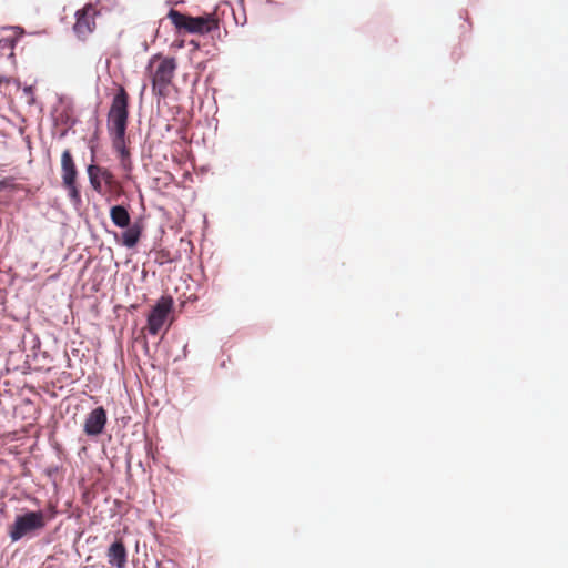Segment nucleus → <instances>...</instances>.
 I'll list each match as a JSON object with an SVG mask.
<instances>
[{"instance_id": "4468645a", "label": "nucleus", "mask_w": 568, "mask_h": 568, "mask_svg": "<svg viewBox=\"0 0 568 568\" xmlns=\"http://www.w3.org/2000/svg\"><path fill=\"white\" fill-rule=\"evenodd\" d=\"M63 186L68 190L69 197L72 202L79 203L81 201V195L77 185V180L71 183L64 182Z\"/></svg>"}, {"instance_id": "20e7f679", "label": "nucleus", "mask_w": 568, "mask_h": 568, "mask_svg": "<svg viewBox=\"0 0 568 568\" xmlns=\"http://www.w3.org/2000/svg\"><path fill=\"white\" fill-rule=\"evenodd\" d=\"M47 525V517L42 510L28 511L16 517L12 525L9 526V537L16 542L28 535L42 530Z\"/></svg>"}, {"instance_id": "9b49d317", "label": "nucleus", "mask_w": 568, "mask_h": 568, "mask_svg": "<svg viewBox=\"0 0 568 568\" xmlns=\"http://www.w3.org/2000/svg\"><path fill=\"white\" fill-rule=\"evenodd\" d=\"M126 230L122 233L121 243L125 247H134L142 234V226L139 223L130 224Z\"/></svg>"}, {"instance_id": "ddd939ff", "label": "nucleus", "mask_w": 568, "mask_h": 568, "mask_svg": "<svg viewBox=\"0 0 568 568\" xmlns=\"http://www.w3.org/2000/svg\"><path fill=\"white\" fill-rule=\"evenodd\" d=\"M16 40L12 37L0 39V58L12 59L14 57Z\"/></svg>"}, {"instance_id": "f3484780", "label": "nucleus", "mask_w": 568, "mask_h": 568, "mask_svg": "<svg viewBox=\"0 0 568 568\" xmlns=\"http://www.w3.org/2000/svg\"><path fill=\"white\" fill-rule=\"evenodd\" d=\"M10 82V79L7 78V77H3V75H0V84L2 83H9Z\"/></svg>"}, {"instance_id": "9d476101", "label": "nucleus", "mask_w": 568, "mask_h": 568, "mask_svg": "<svg viewBox=\"0 0 568 568\" xmlns=\"http://www.w3.org/2000/svg\"><path fill=\"white\" fill-rule=\"evenodd\" d=\"M61 175L63 183L77 180L78 171L70 150H64L61 154Z\"/></svg>"}, {"instance_id": "6e6552de", "label": "nucleus", "mask_w": 568, "mask_h": 568, "mask_svg": "<svg viewBox=\"0 0 568 568\" xmlns=\"http://www.w3.org/2000/svg\"><path fill=\"white\" fill-rule=\"evenodd\" d=\"M87 172L92 189L98 193L102 192V181L110 187L114 183L113 173L104 166L90 164L87 169Z\"/></svg>"}, {"instance_id": "39448f33", "label": "nucleus", "mask_w": 568, "mask_h": 568, "mask_svg": "<svg viewBox=\"0 0 568 568\" xmlns=\"http://www.w3.org/2000/svg\"><path fill=\"white\" fill-rule=\"evenodd\" d=\"M173 307V298L169 295H163L159 298L148 316V331L151 335H158L164 325L169 314Z\"/></svg>"}, {"instance_id": "2eb2a0df", "label": "nucleus", "mask_w": 568, "mask_h": 568, "mask_svg": "<svg viewBox=\"0 0 568 568\" xmlns=\"http://www.w3.org/2000/svg\"><path fill=\"white\" fill-rule=\"evenodd\" d=\"M4 190L19 191L22 190V186L14 182L13 176H4L0 179V192Z\"/></svg>"}, {"instance_id": "f8f14e48", "label": "nucleus", "mask_w": 568, "mask_h": 568, "mask_svg": "<svg viewBox=\"0 0 568 568\" xmlns=\"http://www.w3.org/2000/svg\"><path fill=\"white\" fill-rule=\"evenodd\" d=\"M110 217L114 225L124 229L130 225L131 217L128 210L122 205H114L110 210Z\"/></svg>"}, {"instance_id": "1a4fd4ad", "label": "nucleus", "mask_w": 568, "mask_h": 568, "mask_svg": "<svg viewBox=\"0 0 568 568\" xmlns=\"http://www.w3.org/2000/svg\"><path fill=\"white\" fill-rule=\"evenodd\" d=\"M108 562L116 568H124L126 564V549L122 540L114 541L108 549Z\"/></svg>"}, {"instance_id": "dca6fc26", "label": "nucleus", "mask_w": 568, "mask_h": 568, "mask_svg": "<svg viewBox=\"0 0 568 568\" xmlns=\"http://www.w3.org/2000/svg\"><path fill=\"white\" fill-rule=\"evenodd\" d=\"M23 91H24V93H26L27 95H32V93H33V89H32V87H26V88L23 89Z\"/></svg>"}, {"instance_id": "0eeeda50", "label": "nucleus", "mask_w": 568, "mask_h": 568, "mask_svg": "<svg viewBox=\"0 0 568 568\" xmlns=\"http://www.w3.org/2000/svg\"><path fill=\"white\" fill-rule=\"evenodd\" d=\"M108 420L105 409L100 406L94 408L85 418L83 432L88 436H98L103 433Z\"/></svg>"}, {"instance_id": "f257e3e1", "label": "nucleus", "mask_w": 568, "mask_h": 568, "mask_svg": "<svg viewBox=\"0 0 568 568\" xmlns=\"http://www.w3.org/2000/svg\"><path fill=\"white\" fill-rule=\"evenodd\" d=\"M130 97L123 87H119L114 94L106 119L108 133L112 148L119 154L124 170H131L130 151L126 148V128L129 122Z\"/></svg>"}, {"instance_id": "7ed1b4c3", "label": "nucleus", "mask_w": 568, "mask_h": 568, "mask_svg": "<svg viewBox=\"0 0 568 568\" xmlns=\"http://www.w3.org/2000/svg\"><path fill=\"white\" fill-rule=\"evenodd\" d=\"M168 18L178 29H184L190 33L204 34L219 29V20L215 13L202 17H190L171 9L168 13Z\"/></svg>"}, {"instance_id": "f03ea898", "label": "nucleus", "mask_w": 568, "mask_h": 568, "mask_svg": "<svg viewBox=\"0 0 568 568\" xmlns=\"http://www.w3.org/2000/svg\"><path fill=\"white\" fill-rule=\"evenodd\" d=\"M178 69L176 59L173 57H164L154 54L149 60L146 72L151 79L152 91L155 95L165 98L169 93L175 71Z\"/></svg>"}, {"instance_id": "423d86ee", "label": "nucleus", "mask_w": 568, "mask_h": 568, "mask_svg": "<svg viewBox=\"0 0 568 568\" xmlns=\"http://www.w3.org/2000/svg\"><path fill=\"white\" fill-rule=\"evenodd\" d=\"M97 14L98 11L95 7L91 3L85 4L83 9L77 11V21L73 26V30L78 38L84 40L90 33L93 32L95 28Z\"/></svg>"}]
</instances>
